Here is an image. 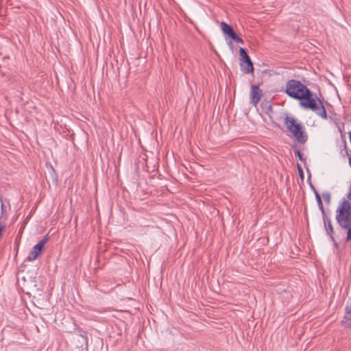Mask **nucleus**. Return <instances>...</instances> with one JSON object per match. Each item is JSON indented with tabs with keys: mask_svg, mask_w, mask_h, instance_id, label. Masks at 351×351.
Wrapping results in <instances>:
<instances>
[{
	"mask_svg": "<svg viewBox=\"0 0 351 351\" xmlns=\"http://www.w3.org/2000/svg\"><path fill=\"white\" fill-rule=\"evenodd\" d=\"M322 219L324 225V228L326 230L327 234L330 237V240L334 243V244L335 245H337V243L333 236L335 231L330 218L327 216L326 213H325L322 215Z\"/></svg>",
	"mask_w": 351,
	"mask_h": 351,
	"instance_id": "0eeeda50",
	"label": "nucleus"
},
{
	"mask_svg": "<svg viewBox=\"0 0 351 351\" xmlns=\"http://www.w3.org/2000/svg\"><path fill=\"white\" fill-rule=\"evenodd\" d=\"M3 204L1 202V208L3 209Z\"/></svg>",
	"mask_w": 351,
	"mask_h": 351,
	"instance_id": "4be33fe9",
	"label": "nucleus"
},
{
	"mask_svg": "<svg viewBox=\"0 0 351 351\" xmlns=\"http://www.w3.org/2000/svg\"><path fill=\"white\" fill-rule=\"evenodd\" d=\"M335 219L337 224L347 232L346 241H351V203L343 199L336 210Z\"/></svg>",
	"mask_w": 351,
	"mask_h": 351,
	"instance_id": "f257e3e1",
	"label": "nucleus"
},
{
	"mask_svg": "<svg viewBox=\"0 0 351 351\" xmlns=\"http://www.w3.org/2000/svg\"><path fill=\"white\" fill-rule=\"evenodd\" d=\"M350 141L351 143V132H349Z\"/></svg>",
	"mask_w": 351,
	"mask_h": 351,
	"instance_id": "412c9836",
	"label": "nucleus"
},
{
	"mask_svg": "<svg viewBox=\"0 0 351 351\" xmlns=\"http://www.w3.org/2000/svg\"><path fill=\"white\" fill-rule=\"evenodd\" d=\"M348 162H349V165L351 167V157H349Z\"/></svg>",
	"mask_w": 351,
	"mask_h": 351,
	"instance_id": "aec40b11",
	"label": "nucleus"
},
{
	"mask_svg": "<svg viewBox=\"0 0 351 351\" xmlns=\"http://www.w3.org/2000/svg\"><path fill=\"white\" fill-rule=\"evenodd\" d=\"M347 197L348 199L351 200V186H350L349 193L347 195Z\"/></svg>",
	"mask_w": 351,
	"mask_h": 351,
	"instance_id": "a211bd4d",
	"label": "nucleus"
},
{
	"mask_svg": "<svg viewBox=\"0 0 351 351\" xmlns=\"http://www.w3.org/2000/svg\"><path fill=\"white\" fill-rule=\"evenodd\" d=\"M285 93L291 98L302 100L304 95H308L309 88L300 81L291 79L286 83Z\"/></svg>",
	"mask_w": 351,
	"mask_h": 351,
	"instance_id": "7ed1b4c3",
	"label": "nucleus"
},
{
	"mask_svg": "<svg viewBox=\"0 0 351 351\" xmlns=\"http://www.w3.org/2000/svg\"><path fill=\"white\" fill-rule=\"evenodd\" d=\"M80 338L82 339L83 344H84L86 346V348H88V338L86 337V334L84 332L83 334H81L80 335Z\"/></svg>",
	"mask_w": 351,
	"mask_h": 351,
	"instance_id": "4468645a",
	"label": "nucleus"
},
{
	"mask_svg": "<svg viewBox=\"0 0 351 351\" xmlns=\"http://www.w3.org/2000/svg\"><path fill=\"white\" fill-rule=\"evenodd\" d=\"M315 196L316 201L317 202V205H318L319 209L322 212V215L325 214L326 212H325V210H324V205H323V202H322V197H321L320 195L318 193L317 191H315Z\"/></svg>",
	"mask_w": 351,
	"mask_h": 351,
	"instance_id": "9b49d317",
	"label": "nucleus"
},
{
	"mask_svg": "<svg viewBox=\"0 0 351 351\" xmlns=\"http://www.w3.org/2000/svg\"><path fill=\"white\" fill-rule=\"evenodd\" d=\"M240 53V66L244 73H252L254 72L253 62L248 56L245 49L241 47Z\"/></svg>",
	"mask_w": 351,
	"mask_h": 351,
	"instance_id": "39448f33",
	"label": "nucleus"
},
{
	"mask_svg": "<svg viewBox=\"0 0 351 351\" xmlns=\"http://www.w3.org/2000/svg\"><path fill=\"white\" fill-rule=\"evenodd\" d=\"M300 105L304 109L311 110L316 112L324 119H327L328 115L324 106L322 101L317 98L315 94H313L309 89V93L304 95L302 100H300Z\"/></svg>",
	"mask_w": 351,
	"mask_h": 351,
	"instance_id": "f03ea898",
	"label": "nucleus"
},
{
	"mask_svg": "<svg viewBox=\"0 0 351 351\" xmlns=\"http://www.w3.org/2000/svg\"><path fill=\"white\" fill-rule=\"evenodd\" d=\"M294 147H295L294 152H295V155L298 157L299 160L301 162H305L306 159L304 158L301 152L298 149H297L296 145H295Z\"/></svg>",
	"mask_w": 351,
	"mask_h": 351,
	"instance_id": "ddd939ff",
	"label": "nucleus"
},
{
	"mask_svg": "<svg viewBox=\"0 0 351 351\" xmlns=\"http://www.w3.org/2000/svg\"><path fill=\"white\" fill-rule=\"evenodd\" d=\"M322 197L325 201V202L329 205L330 204V202H331V195L329 192H324L322 193Z\"/></svg>",
	"mask_w": 351,
	"mask_h": 351,
	"instance_id": "f8f14e48",
	"label": "nucleus"
},
{
	"mask_svg": "<svg viewBox=\"0 0 351 351\" xmlns=\"http://www.w3.org/2000/svg\"><path fill=\"white\" fill-rule=\"evenodd\" d=\"M49 240L48 235H45L43 237V239L36 244L35 245L30 252L29 253L27 260L28 261H32L37 258V257L42 254L45 245L47 243V242Z\"/></svg>",
	"mask_w": 351,
	"mask_h": 351,
	"instance_id": "423d86ee",
	"label": "nucleus"
},
{
	"mask_svg": "<svg viewBox=\"0 0 351 351\" xmlns=\"http://www.w3.org/2000/svg\"><path fill=\"white\" fill-rule=\"evenodd\" d=\"M341 324L343 326L351 328V305L346 307L345 315Z\"/></svg>",
	"mask_w": 351,
	"mask_h": 351,
	"instance_id": "1a4fd4ad",
	"label": "nucleus"
},
{
	"mask_svg": "<svg viewBox=\"0 0 351 351\" xmlns=\"http://www.w3.org/2000/svg\"><path fill=\"white\" fill-rule=\"evenodd\" d=\"M343 143H344V148L343 149H344V150L346 152V154L347 156H350L349 151H348V149L347 147V145H346V141H344Z\"/></svg>",
	"mask_w": 351,
	"mask_h": 351,
	"instance_id": "f3484780",
	"label": "nucleus"
},
{
	"mask_svg": "<svg viewBox=\"0 0 351 351\" xmlns=\"http://www.w3.org/2000/svg\"><path fill=\"white\" fill-rule=\"evenodd\" d=\"M263 94L262 90L256 85H252L250 88V99L251 103L254 106H256L261 99Z\"/></svg>",
	"mask_w": 351,
	"mask_h": 351,
	"instance_id": "6e6552de",
	"label": "nucleus"
},
{
	"mask_svg": "<svg viewBox=\"0 0 351 351\" xmlns=\"http://www.w3.org/2000/svg\"><path fill=\"white\" fill-rule=\"evenodd\" d=\"M297 169H298V173H299V176H300V178L302 180H303L304 179V172H303V169H302L301 165L300 164H298V163L297 164Z\"/></svg>",
	"mask_w": 351,
	"mask_h": 351,
	"instance_id": "dca6fc26",
	"label": "nucleus"
},
{
	"mask_svg": "<svg viewBox=\"0 0 351 351\" xmlns=\"http://www.w3.org/2000/svg\"><path fill=\"white\" fill-rule=\"evenodd\" d=\"M231 38L237 43L243 44V40L241 38H240L237 34H234Z\"/></svg>",
	"mask_w": 351,
	"mask_h": 351,
	"instance_id": "2eb2a0df",
	"label": "nucleus"
},
{
	"mask_svg": "<svg viewBox=\"0 0 351 351\" xmlns=\"http://www.w3.org/2000/svg\"><path fill=\"white\" fill-rule=\"evenodd\" d=\"M221 28L224 34L228 35L230 38L236 34L233 28L225 22L221 23Z\"/></svg>",
	"mask_w": 351,
	"mask_h": 351,
	"instance_id": "9d476101",
	"label": "nucleus"
},
{
	"mask_svg": "<svg viewBox=\"0 0 351 351\" xmlns=\"http://www.w3.org/2000/svg\"><path fill=\"white\" fill-rule=\"evenodd\" d=\"M285 123L288 130L293 134L297 141L301 144H304L308 140V135L304 132L303 127L296 123L295 120L289 117L288 115L285 119Z\"/></svg>",
	"mask_w": 351,
	"mask_h": 351,
	"instance_id": "20e7f679",
	"label": "nucleus"
},
{
	"mask_svg": "<svg viewBox=\"0 0 351 351\" xmlns=\"http://www.w3.org/2000/svg\"><path fill=\"white\" fill-rule=\"evenodd\" d=\"M310 186H311V188L312 189V190L314 191V193L315 194V191H317V190L315 189V188L313 186V185L312 184H310Z\"/></svg>",
	"mask_w": 351,
	"mask_h": 351,
	"instance_id": "6ab92c4d",
	"label": "nucleus"
}]
</instances>
